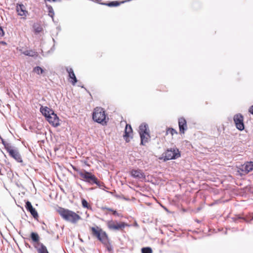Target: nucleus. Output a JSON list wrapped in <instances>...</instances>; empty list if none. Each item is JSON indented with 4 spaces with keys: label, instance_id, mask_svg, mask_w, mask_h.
Wrapping results in <instances>:
<instances>
[{
    "label": "nucleus",
    "instance_id": "2",
    "mask_svg": "<svg viewBox=\"0 0 253 253\" xmlns=\"http://www.w3.org/2000/svg\"><path fill=\"white\" fill-rule=\"evenodd\" d=\"M92 119L94 121L101 124L107 123L106 115L104 110L101 107H96L92 113Z\"/></svg>",
    "mask_w": 253,
    "mask_h": 253
},
{
    "label": "nucleus",
    "instance_id": "30",
    "mask_svg": "<svg viewBox=\"0 0 253 253\" xmlns=\"http://www.w3.org/2000/svg\"><path fill=\"white\" fill-rule=\"evenodd\" d=\"M0 43H1V44H4V45L6 44V42H0Z\"/></svg>",
    "mask_w": 253,
    "mask_h": 253
},
{
    "label": "nucleus",
    "instance_id": "17",
    "mask_svg": "<svg viewBox=\"0 0 253 253\" xmlns=\"http://www.w3.org/2000/svg\"><path fill=\"white\" fill-rule=\"evenodd\" d=\"M26 208L28 211H29L31 214L35 217L38 216V213L36 210L33 207L31 203L28 201L26 203Z\"/></svg>",
    "mask_w": 253,
    "mask_h": 253
},
{
    "label": "nucleus",
    "instance_id": "5",
    "mask_svg": "<svg viewBox=\"0 0 253 253\" xmlns=\"http://www.w3.org/2000/svg\"><path fill=\"white\" fill-rule=\"evenodd\" d=\"M91 230L93 234L104 244H107L108 242V237L106 233L98 227H92Z\"/></svg>",
    "mask_w": 253,
    "mask_h": 253
},
{
    "label": "nucleus",
    "instance_id": "28",
    "mask_svg": "<svg viewBox=\"0 0 253 253\" xmlns=\"http://www.w3.org/2000/svg\"><path fill=\"white\" fill-rule=\"evenodd\" d=\"M249 112L253 115V105L250 108Z\"/></svg>",
    "mask_w": 253,
    "mask_h": 253
},
{
    "label": "nucleus",
    "instance_id": "26",
    "mask_svg": "<svg viewBox=\"0 0 253 253\" xmlns=\"http://www.w3.org/2000/svg\"><path fill=\"white\" fill-rule=\"evenodd\" d=\"M104 209H106L107 210L109 211H112L113 212V214H115L116 213V211H113L112 209H109V208H104Z\"/></svg>",
    "mask_w": 253,
    "mask_h": 253
},
{
    "label": "nucleus",
    "instance_id": "13",
    "mask_svg": "<svg viewBox=\"0 0 253 253\" xmlns=\"http://www.w3.org/2000/svg\"><path fill=\"white\" fill-rule=\"evenodd\" d=\"M66 70L69 74L70 82L73 85H75L77 82V79L75 76L73 69L71 68H67Z\"/></svg>",
    "mask_w": 253,
    "mask_h": 253
},
{
    "label": "nucleus",
    "instance_id": "25",
    "mask_svg": "<svg viewBox=\"0 0 253 253\" xmlns=\"http://www.w3.org/2000/svg\"><path fill=\"white\" fill-rule=\"evenodd\" d=\"M82 206L83 207L86 208H89L88 204L85 200H84V199L82 200Z\"/></svg>",
    "mask_w": 253,
    "mask_h": 253
},
{
    "label": "nucleus",
    "instance_id": "20",
    "mask_svg": "<svg viewBox=\"0 0 253 253\" xmlns=\"http://www.w3.org/2000/svg\"><path fill=\"white\" fill-rule=\"evenodd\" d=\"M38 252L39 253H48L46 248L42 245L38 249Z\"/></svg>",
    "mask_w": 253,
    "mask_h": 253
},
{
    "label": "nucleus",
    "instance_id": "29",
    "mask_svg": "<svg viewBox=\"0 0 253 253\" xmlns=\"http://www.w3.org/2000/svg\"><path fill=\"white\" fill-rule=\"evenodd\" d=\"M3 35V32L2 28L0 27V36H2Z\"/></svg>",
    "mask_w": 253,
    "mask_h": 253
},
{
    "label": "nucleus",
    "instance_id": "1",
    "mask_svg": "<svg viewBox=\"0 0 253 253\" xmlns=\"http://www.w3.org/2000/svg\"><path fill=\"white\" fill-rule=\"evenodd\" d=\"M58 212L64 220L73 223H76L81 219L79 215L68 209L60 208L58 210Z\"/></svg>",
    "mask_w": 253,
    "mask_h": 253
},
{
    "label": "nucleus",
    "instance_id": "6",
    "mask_svg": "<svg viewBox=\"0 0 253 253\" xmlns=\"http://www.w3.org/2000/svg\"><path fill=\"white\" fill-rule=\"evenodd\" d=\"M233 121L236 127L238 130L242 131L245 128L244 124V117L241 114H237L233 117Z\"/></svg>",
    "mask_w": 253,
    "mask_h": 253
},
{
    "label": "nucleus",
    "instance_id": "27",
    "mask_svg": "<svg viewBox=\"0 0 253 253\" xmlns=\"http://www.w3.org/2000/svg\"><path fill=\"white\" fill-rule=\"evenodd\" d=\"M24 54L26 55H29V56H33V54H31L30 52L29 51H26L25 52H24Z\"/></svg>",
    "mask_w": 253,
    "mask_h": 253
},
{
    "label": "nucleus",
    "instance_id": "24",
    "mask_svg": "<svg viewBox=\"0 0 253 253\" xmlns=\"http://www.w3.org/2000/svg\"><path fill=\"white\" fill-rule=\"evenodd\" d=\"M167 133L168 134L170 133L173 135L174 134H177V131L173 128H169L167 131Z\"/></svg>",
    "mask_w": 253,
    "mask_h": 253
},
{
    "label": "nucleus",
    "instance_id": "15",
    "mask_svg": "<svg viewBox=\"0 0 253 253\" xmlns=\"http://www.w3.org/2000/svg\"><path fill=\"white\" fill-rule=\"evenodd\" d=\"M40 111L46 118L54 112L52 109L45 106H42L40 108Z\"/></svg>",
    "mask_w": 253,
    "mask_h": 253
},
{
    "label": "nucleus",
    "instance_id": "21",
    "mask_svg": "<svg viewBox=\"0 0 253 253\" xmlns=\"http://www.w3.org/2000/svg\"><path fill=\"white\" fill-rule=\"evenodd\" d=\"M31 238L33 241L37 242L39 241V237L37 233L33 232L31 234Z\"/></svg>",
    "mask_w": 253,
    "mask_h": 253
},
{
    "label": "nucleus",
    "instance_id": "14",
    "mask_svg": "<svg viewBox=\"0 0 253 253\" xmlns=\"http://www.w3.org/2000/svg\"><path fill=\"white\" fill-rule=\"evenodd\" d=\"M178 125L180 132L184 133V131L187 129L186 121L185 119L183 118H180L178 121Z\"/></svg>",
    "mask_w": 253,
    "mask_h": 253
},
{
    "label": "nucleus",
    "instance_id": "4",
    "mask_svg": "<svg viewBox=\"0 0 253 253\" xmlns=\"http://www.w3.org/2000/svg\"><path fill=\"white\" fill-rule=\"evenodd\" d=\"M180 157V153L177 149H170L164 153L160 160H164L165 161L169 160L176 159Z\"/></svg>",
    "mask_w": 253,
    "mask_h": 253
},
{
    "label": "nucleus",
    "instance_id": "11",
    "mask_svg": "<svg viewBox=\"0 0 253 253\" xmlns=\"http://www.w3.org/2000/svg\"><path fill=\"white\" fill-rule=\"evenodd\" d=\"M47 121L54 126L59 125V120L56 114L53 112L46 118Z\"/></svg>",
    "mask_w": 253,
    "mask_h": 253
},
{
    "label": "nucleus",
    "instance_id": "16",
    "mask_svg": "<svg viewBox=\"0 0 253 253\" xmlns=\"http://www.w3.org/2000/svg\"><path fill=\"white\" fill-rule=\"evenodd\" d=\"M8 152L10 155L18 162H22V159L19 153L15 150L9 149Z\"/></svg>",
    "mask_w": 253,
    "mask_h": 253
},
{
    "label": "nucleus",
    "instance_id": "19",
    "mask_svg": "<svg viewBox=\"0 0 253 253\" xmlns=\"http://www.w3.org/2000/svg\"><path fill=\"white\" fill-rule=\"evenodd\" d=\"M33 71L38 75H41L44 73V70L39 66L35 67Z\"/></svg>",
    "mask_w": 253,
    "mask_h": 253
},
{
    "label": "nucleus",
    "instance_id": "7",
    "mask_svg": "<svg viewBox=\"0 0 253 253\" xmlns=\"http://www.w3.org/2000/svg\"><path fill=\"white\" fill-rule=\"evenodd\" d=\"M79 175L81 178L86 182L96 183V178L91 173L86 171H80Z\"/></svg>",
    "mask_w": 253,
    "mask_h": 253
},
{
    "label": "nucleus",
    "instance_id": "3",
    "mask_svg": "<svg viewBox=\"0 0 253 253\" xmlns=\"http://www.w3.org/2000/svg\"><path fill=\"white\" fill-rule=\"evenodd\" d=\"M139 133L141 138V144L145 145L150 138L148 126L146 124H141L139 127Z\"/></svg>",
    "mask_w": 253,
    "mask_h": 253
},
{
    "label": "nucleus",
    "instance_id": "9",
    "mask_svg": "<svg viewBox=\"0 0 253 253\" xmlns=\"http://www.w3.org/2000/svg\"><path fill=\"white\" fill-rule=\"evenodd\" d=\"M16 11L18 15L23 17L24 19H26V17L29 15V12L26 10L25 6L22 4H17Z\"/></svg>",
    "mask_w": 253,
    "mask_h": 253
},
{
    "label": "nucleus",
    "instance_id": "12",
    "mask_svg": "<svg viewBox=\"0 0 253 253\" xmlns=\"http://www.w3.org/2000/svg\"><path fill=\"white\" fill-rule=\"evenodd\" d=\"M130 173L131 176L138 179L143 180L145 178V174L140 169H132Z\"/></svg>",
    "mask_w": 253,
    "mask_h": 253
},
{
    "label": "nucleus",
    "instance_id": "10",
    "mask_svg": "<svg viewBox=\"0 0 253 253\" xmlns=\"http://www.w3.org/2000/svg\"><path fill=\"white\" fill-rule=\"evenodd\" d=\"M132 129L131 126L129 125H126L125 134L124 135V138L126 141L129 142L130 139L132 138Z\"/></svg>",
    "mask_w": 253,
    "mask_h": 253
},
{
    "label": "nucleus",
    "instance_id": "22",
    "mask_svg": "<svg viewBox=\"0 0 253 253\" xmlns=\"http://www.w3.org/2000/svg\"><path fill=\"white\" fill-rule=\"evenodd\" d=\"M142 253H152V251L150 248H142Z\"/></svg>",
    "mask_w": 253,
    "mask_h": 253
},
{
    "label": "nucleus",
    "instance_id": "18",
    "mask_svg": "<svg viewBox=\"0 0 253 253\" xmlns=\"http://www.w3.org/2000/svg\"><path fill=\"white\" fill-rule=\"evenodd\" d=\"M242 170L245 173H248L253 170V162H248L242 166Z\"/></svg>",
    "mask_w": 253,
    "mask_h": 253
},
{
    "label": "nucleus",
    "instance_id": "23",
    "mask_svg": "<svg viewBox=\"0 0 253 253\" xmlns=\"http://www.w3.org/2000/svg\"><path fill=\"white\" fill-rule=\"evenodd\" d=\"M48 15L52 18H53L54 15V11L52 7L51 6H48Z\"/></svg>",
    "mask_w": 253,
    "mask_h": 253
},
{
    "label": "nucleus",
    "instance_id": "8",
    "mask_svg": "<svg viewBox=\"0 0 253 253\" xmlns=\"http://www.w3.org/2000/svg\"><path fill=\"white\" fill-rule=\"evenodd\" d=\"M107 226L111 230H119L125 227L126 224L124 222H118L113 220L108 221Z\"/></svg>",
    "mask_w": 253,
    "mask_h": 253
},
{
    "label": "nucleus",
    "instance_id": "31",
    "mask_svg": "<svg viewBox=\"0 0 253 253\" xmlns=\"http://www.w3.org/2000/svg\"><path fill=\"white\" fill-rule=\"evenodd\" d=\"M95 0V1H98V0Z\"/></svg>",
    "mask_w": 253,
    "mask_h": 253
}]
</instances>
